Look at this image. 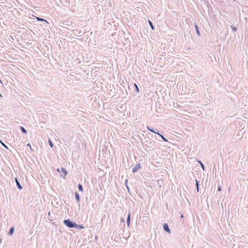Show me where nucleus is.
Segmentation results:
<instances>
[{"instance_id": "nucleus-35", "label": "nucleus", "mask_w": 248, "mask_h": 248, "mask_svg": "<svg viewBox=\"0 0 248 248\" xmlns=\"http://www.w3.org/2000/svg\"><path fill=\"white\" fill-rule=\"evenodd\" d=\"M233 0L235 1L236 0Z\"/></svg>"}, {"instance_id": "nucleus-23", "label": "nucleus", "mask_w": 248, "mask_h": 248, "mask_svg": "<svg viewBox=\"0 0 248 248\" xmlns=\"http://www.w3.org/2000/svg\"><path fill=\"white\" fill-rule=\"evenodd\" d=\"M127 184V180L126 179L125 181V185L127 187L128 191H129V188L128 187Z\"/></svg>"}, {"instance_id": "nucleus-13", "label": "nucleus", "mask_w": 248, "mask_h": 248, "mask_svg": "<svg viewBox=\"0 0 248 248\" xmlns=\"http://www.w3.org/2000/svg\"><path fill=\"white\" fill-rule=\"evenodd\" d=\"M159 136L161 137V138L164 141L169 142L168 140L166 138H165L163 135L160 133V135H159Z\"/></svg>"}, {"instance_id": "nucleus-5", "label": "nucleus", "mask_w": 248, "mask_h": 248, "mask_svg": "<svg viewBox=\"0 0 248 248\" xmlns=\"http://www.w3.org/2000/svg\"><path fill=\"white\" fill-rule=\"evenodd\" d=\"M164 230L169 233L170 232V229L167 223H164L163 225Z\"/></svg>"}, {"instance_id": "nucleus-28", "label": "nucleus", "mask_w": 248, "mask_h": 248, "mask_svg": "<svg viewBox=\"0 0 248 248\" xmlns=\"http://www.w3.org/2000/svg\"><path fill=\"white\" fill-rule=\"evenodd\" d=\"M196 189H197V191L199 192V186L196 187Z\"/></svg>"}, {"instance_id": "nucleus-11", "label": "nucleus", "mask_w": 248, "mask_h": 248, "mask_svg": "<svg viewBox=\"0 0 248 248\" xmlns=\"http://www.w3.org/2000/svg\"><path fill=\"white\" fill-rule=\"evenodd\" d=\"M35 18H36V19L38 21H45V22H47V21L46 20L44 19L43 18H41V17H37V16H35Z\"/></svg>"}, {"instance_id": "nucleus-20", "label": "nucleus", "mask_w": 248, "mask_h": 248, "mask_svg": "<svg viewBox=\"0 0 248 248\" xmlns=\"http://www.w3.org/2000/svg\"><path fill=\"white\" fill-rule=\"evenodd\" d=\"M48 143H49V146H50L51 147H52L53 146V142H52V141L51 140H48Z\"/></svg>"}, {"instance_id": "nucleus-26", "label": "nucleus", "mask_w": 248, "mask_h": 248, "mask_svg": "<svg viewBox=\"0 0 248 248\" xmlns=\"http://www.w3.org/2000/svg\"><path fill=\"white\" fill-rule=\"evenodd\" d=\"M201 166L202 167V170H204V165L202 163H201Z\"/></svg>"}, {"instance_id": "nucleus-10", "label": "nucleus", "mask_w": 248, "mask_h": 248, "mask_svg": "<svg viewBox=\"0 0 248 248\" xmlns=\"http://www.w3.org/2000/svg\"><path fill=\"white\" fill-rule=\"evenodd\" d=\"M75 228H77L78 229H79V230H81V229L85 228L84 226H83L82 225H78V224H77V223H76V226H75Z\"/></svg>"}, {"instance_id": "nucleus-4", "label": "nucleus", "mask_w": 248, "mask_h": 248, "mask_svg": "<svg viewBox=\"0 0 248 248\" xmlns=\"http://www.w3.org/2000/svg\"><path fill=\"white\" fill-rule=\"evenodd\" d=\"M130 220H131V213H130V211H129L128 212L127 219H126V224L128 227L130 226Z\"/></svg>"}, {"instance_id": "nucleus-17", "label": "nucleus", "mask_w": 248, "mask_h": 248, "mask_svg": "<svg viewBox=\"0 0 248 248\" xmlns=\"http://www.w3.org/2000/svg\"><path fill=\"white\" fill-rule=\"evenodd\" d=\"M231 28L232 31L233 32H235V31H237V28L235 26H233V25H231Z\"/></svg>"}, {"instance_id": "nucleus-32", "label": "nucleus", "mask_w": 248, "mask_h": 248, "mask_svg": "<svg viewBox=\"0 0 248 248\" xmlns=\"http://www.w3.org/2000/svg\"><path fill=\"white\" fill-rule=\"evenodd\" d=\"M2 96L1 94V93H0V97H2Z\"/></svg>"}, {"instance_id": "nucleus-22", "label": "nucleus", "mask_w": 248, "mask_h": 248, "mask_svg": "<svg viewBox=\"0 0 248 248\" xmlns=\"http://www.w3.org/2000/svg\"><path fill=\"white\" fill-rule=\"evenodd\" d=\"M199 182H200L199 181H198L197 179H196V187H198V186H200Z\"/></svg>"}, {"instance_id": "nucleus-27", "label": "nucleus", "mask_w": 248, "mask_h": 248, "mask_svg": "<svg viewBox=\"0 0 248 248\" xmlns=\"http://www.w3.org/2000/svg\"><path fill=\"white\" fill-rule=\"evenodd\" d=\"M121 221L122 222H124V218H121Z\"/></svg>"}, {"instance_id": "nucleus-8", "label": "nucleus", "mask_w": 248, "mask_h": 248, "mask_svg": "<svg viewBox=\"0 0 248 248\" xmlns=\"http://www.w3.org/2000/svg\"><path fill=\"white\" fill-rule=\"evenodd\" d=\"M14 230H15V228L14 227H11V228L10 229V230L9 231V232L8 233V235H10V236L12 235L14 233Z\"/></svg>"}, {"instance_id": "nucleus-3", "label": "nucleus", "mask_w": 248, "mask_h": 248, "mask_svg": "<svg viewBox=\"0 0 248 248\" xmlns=\"http://www.w3.org/2000/svg\"><path fill=\"white\" fill-rule=\"evenodd\" d=\"M140 163L137 164L133 169L132 172L135 173L138 171L140 169Z\"/></svg>"}, {"instance_id": "nucleus-1", "label": "nucleus", "mask_w": 248, "mask_h": 248, "mask_svg": "<svg viewBox=\"0 0 248 248\" xmlns=\"http://www.w3.org/2000/svg\"><path fill=\"white\" fill-rule=\"evenodd\" d=\"M63 224L68 228H75L76 226V222L71 220L70 219H65L63 220Z\"/></svg>"}, {"instance_id": "nucleus-19", "label": "nucleus", "mask_w": 248, "mask_h": 248, "mask_svg": "<svg viewBox=\"0 0 248 248\" xmlns=\"http://www.w3.org/2000/svg\"><path fill=\"white\" fill-rule=\"evenodd\" d=\"M153 133L156 134L158 135H160V132L157 129H155L154 130V132H153Z\"/></svg>"}, {"instance_id": "nucleus-29", "label": "nucleus", "mask_w": 248, "mask_h": 248, "mask_svg": "<svg viewBox=\"0 0 248 248\" xmlns=\"http://www.w3.org/2000/svg\"><path fill=\"white\" fill-rule=\"evenodd\" d=\"M181 217V218H183V217H184V216H183V215L182 214V215H181V217Z\"/></svg>"}, {"instance_id": "nucleus-31", "label": "nucleus", "mask_w": 248, "mask_h": 248, "mask_svg": "<svg viewBox=\"0 0 248 248\" xmlns=\"http://www.w3.org/2000/svg\"><path fill=\"white\" fill-rule=\"evenodd\" d=\"M199 162L200 163V164L201 165V163H202V162H201V161H199Z\"/></svg>"}, {"instance_id": "nucleus-16", "label": "nucleus", "mask_w": 248, "mask_h": 248, "mask_svg": "<svg viewBox=\"0 0 248 248\" xmlns=\"http://www.w3.org/2000/svg\"><path fill=\"white\" fill-rule=\"evenodd\" d=\"M147 129L153 133V132H154V130H155L154 129H153L151 126H147Z\"/></svg>"}, {"instance_id": "nucleus-2", "label": "nucleus", "mask_w": 248, "mask_h": 248, "mask_svg": "<svg viewBox=\"0 0 248 248\" xmlns=\"http://www.w3.org/2000/svg\"><path fill=\"white\" fill-rule=\"evenodd\" d=\"M57 171L61 172V176L63 178H65L66 175L67 174L66 170L64 168H61V169H58Z\"/></svg>"}, {"instance_id": "nucleus-34", "label": "nucleus", "mask_w": 248, "mask_h": 248, "mask_svg": "<svg viewBox=\"0 0 248 248\" xmlns=\"http://www.w3.org/2000/svg\"><path fill=\"white\" fill-rule=\"evenodd\" d=\"M56 205H59V203H58V202H57V203H56Z\"/></svg>"}, {"instance_id": "nucleus-33", "label": "nucleus", "mask_w": 248, "mask_h": 248, "mask_svg": "<svg viewBox=\"0 0 248 248\" xmlns=\"http://www.w3.org/2000/svg\"><path fill=\"white\" fill-rule=\"evenodd\" d=\"M56 205H59V203H58V202H57V203H56Z\"/></svg>"}, {"instance_id": "nucleus-24", "label": "nucleus", "mask_w": 248, "mask_h": 248, "mask_svg": "<svg viewBox=\"0 0 248 248\" xmlns=\"http://www.w3.org/2000/svg\"><path fill=\"white\" fill-rule=\"evenodd\" d=\"M27 145V146H29L30 147V149L31 151H33V149H32L31 144L30 143H28Z\"/></svg>"}, {"instance_id": "nucleus-25", "label": "nucleus", "mask_w": 248, "mask_h": 248, "mask_svg": "<svg viewBox=\"0 0 248 248\" xmlns=\"http://www.w3.org/2000/svg\"><path fill=\"white\" fill-rule=\"evenodd\" d=\"M221 190V187L219 186L217 187V191H220Z\"/></svg>"}, {"instance_id": "nucleus-30", "label": "nucleus", "mask_w": 248, "mask_h": 248, "mask_svg": "<svg viewBox=\"0 0 248 248\" xmlns=\"http://www.w3.org/2000/svg\"><path fill=\"white\" fill-rule=\"evenodd\" d=\"M2 242V239H0V244Z\"/></svg>"}, {"instance_id": "nucleus-12", "label": "nucleus", "mask_w": 248, "mask_h": 248, "mask_svg": "<svg viewBox=\"0 0 248 248\" xmlns=\"http://www.w3.org/2000/svg\"><path fill=\"white\" fill-rule=\"evenodd\" d=\"M148 23H149V24L150 26V27L151 28L152 30H155V27L153 25V24L152 23V22L149 20H148Z\"/></svg>"}, {"instance_id": "nucleus-21", "label": "nucleus", "mask_w": 248, "mask_h": 248, "mask_svg": "<svg viewBox=\"0 0 248 248\" xmlns=\"http://www.w3.org/2000/svg\"><path fill=\"white\" fill-rule=\"evenodd\" d=\"M1 144H2V146H3V147H4V148H5V149H8V148L7 146L5 144H4V143L3 142H2V141H1Z\"/></svg>"}, {"instance_id": "nucleus-18", "label": "nucleus", "mask_w": 248, "mask_h": 248, "mask_svg": "<svg viewBox=\"0 0 248 248\" xmlns=\"http://www.w3.org/2000/svg\"><path fill=\"white\" fill-rule=\"evenodd\" d=\"M134 86L135 87V91L137 92H139V88L138 85L136 83H134Z\"/></svg>"}, {"instance_id": "nucleus-14", "label": "nucleus", "mask_w": 248, "mask_h": 248, "mask_svg": "<svg viewBox=\"0 0 248 248\" xmlns=\"http://www.w3.org/2000/svg\"><path fill=\"white\" fill-rule=\"evenodd\" d=\"M78 189L79 191L82 192L83 191L82 186L79 183L78 184Z\"/></svg>"}, {"instance_id": "nucleus-15", "label": "nucleus", "mask_w": 248, "mask_h": 248, "mask_svg": "<svg viewBox=\"0 0 248 248\" xmlns=\"http://www.w3.org/2000/svg\"><path fill=\"white\" fill-rule=\"evenodd\" d=\"M20 130L24 134H27V131L25 128L23 126H20Z\"/></svg>"}, {"instance_id": "nucleus-9", "label": "nucleus", "mask_w": 248, "mask_h": 248, "mask_svg": "<svg viewBox=\"0 0 248 248\" xmlns=\"http://www.w3.org/2000/svg\"><path fill=\"white\" fill-rule=\"evenodd\" d=\"M194 26L195 27L197 34L200 36L201 35V34L198 25L195 23Z\"/></svg>"}, {"instance_id": "nucleus-6", "label": "nucleus", "mask_w": 248, "mask_h": 248, "mask_svg": "<svg viewBox=\"0 0 248 248\" xmlns=\"http://www.w3.org/2000/svg\"><path fill=\"white\" fill-rule=\"evenodd\" d=\"M15 180L16 183V186H17V188L19 190H21L23 188V187H22V186L21 185V184H20V183L19 182L18 179L16 177H15Z\"/></svg>"}, {"instance_id": "nucleus-7", "label": "nucleus", "mask_w": 248, "mask_h": 248, "mask_svg": "<svg viewBox=\"0 0 248 248\" xmlns=\"http://www.w3.org/2000/svg\"><path fill=\"white\" fill-rule=\"evenodd\" d=\"M75 197H76V201L78 202H80V196H79V194L77 192H75Z\"/></svg>"}]
</instances>
